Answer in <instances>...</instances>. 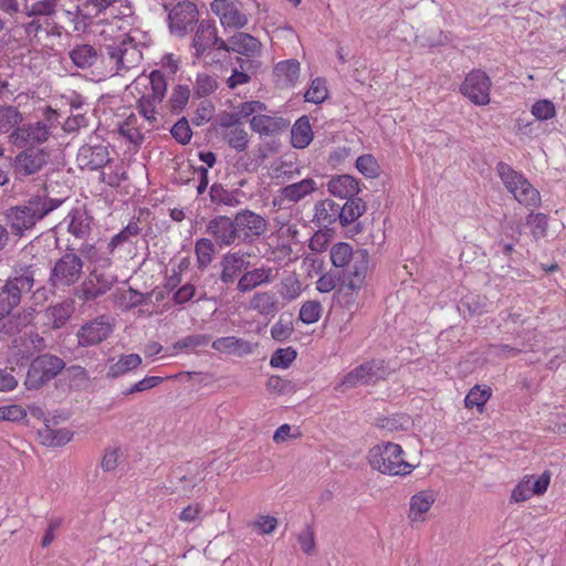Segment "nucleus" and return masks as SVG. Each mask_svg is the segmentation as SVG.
<instances>
[{
  "label": "nucleus",
  "instance_id": "f257e3e1",
  "mask_svg": "<svg viewBox=\"0 0 566 566\" xmlns=\"http://www.w3.org/2000/svg\"><path fill=\"white\" fill-rule=\"evenodd\" d=\"M363 216V206L350 201L347 207L333 199H323L315 203L314 222L326 231H334L331 226L338 222L342 228L353 224L350 237L363 232V223L358 219Z\"/></svg>",
  "mask_w": 566,
  "mask_h": 566
},
{
  "label": "nucleus",
  "instance_id": "f03ea898",
  "mask_svg": "<svg viewBox=\"0 0 566 566\" xmlns=\"http://www.w3.org/2000/svg\"><path fill=\"white\" fill-rule=\"evenodd\" d=\"M400 444L382 442L374 446L368 452V463L378 472L390 476L409 475L415 467L403 459Z\"/></svg>",
  "mask_w": 566,
  "mask_h": 566
},
{
  "label": "nucleus",
  "instance_id": "7ed1b4c3",
  "mask_svg": "<svg viewBox=\"0 0 566 566\" xmlns=\"http://www.w3.org/2000/svg\"><path fill=\"white\" fill-rule=\"evenodd\" d=\"M496 172L503 185L514 198L524 206L537 207L541 202V196L531 182L513 167L504 161L496 164Z\"/></svg>",
  "mask_w": 566,
  "mask_h": 566
},
{
  "label": "nucleus",
  "instance_id": "20e7f679",
  "mask_svg": "<svg viewBox=\"0 0 566 566\" xmlns=\"http://www.w3.org/2000/svg\"><path fill=\"white\" fill-rule=\"evenodd\" d=\"M65 367L62 358L53 354H40L29 365L24 386L28 390H39L53 380Z\"/></svg>",
  "mask_w": 566,
  "mask_h": 566
},
{
  "label": "nucleus",
  "instance_id": "39448f33",
  "mask_svg": "<svg viewBox=\"0 0 566 566\" xmlns=\"http://www.w3.org/2000/svg\"><path fill=\"white\" fill-rule=\"evenodd\" d=\"M389 375L390 368L384 359H370L347 373L340 386L355 388L358 386L375 385L377 381L386 379Z\"/></svg>",
  "mask_w": 566,
  "mask_h": 566
},
{
  "label": "nucleus",
  "instance_id": "423d86ee",
  "mask_svg": "<svg viewBox=\"0 0 566 566\" xmlns=\"http://www.w3.org/2000/svg\"><path fill=\"white\" fill-rule=\"evenodd\" d=\"M49 159L50 151L46 148L27 147L14 157L12 174L17 180L23 181L45 167Z\"/></svg>",
  "mask_w": 566,
  "mask_h": 566
},
{
  "label": "nucleus",
  "instance_id": "0eeeda50",
  "mask_svg": "<svg viewBox=\"0 0 566 566\" xmlns=\"http://www.w3.org/2000/svg\"><path fill=\"white\" fill-rule=\"evenodd\" d=\"M240 243L253 244L268 230L266 219L249 209H242L233 216Z\"/></svg>",
  "mask_w": 566,
  "mask_h": 566
},
{
  "label": "nucleus",
  "instance_id": "6e6552de",
  "mask_svg": "<svg viewBox=\"0 0 566 566\" xmlns=\"http://www.w3.org/2000/svg\"><path fill=\"white\" fill-rule=\"evenodd\" d=\"M167 20L170 33L185 36L199 22L197 4L190 0L176 3L169 10Z\"/></svg>",
  "mask_w": 566,
  "mask_h": 566
},
{
  "label": "nucleus",
  "instance_id": "1a4fd4ad",
  "mask_svg": "<svg viewBox=\"0 0 566 566\" xmlns=\"http://www.w3.org/2000/svg\"><path fill=\"white\" fill-rule=\"evenodd\" d=\"M327 190L339 200L340 205L347 207L350 201L358 202L359 206H363V214L366 212L367 205L358 197L360 192L359 180L355 177L350 175L334 176L327 182Z\"/></svg>",
  "mask_w": 566,
  "mask_h": 566
},
{
  "label": "nucleus",
  "instance_id": "9d476101",
  "mask_svg": "<svg viewBox=\"0 0 566 566\" xmlns=\"http://www.w3.org/2000/svg\"><path fill=\"white\" fill-rule=\"evenodd\" d=\"M491 80L482 70H472L460 86V92L475 105L490 103Z\"/></svg>",
  "mask_w": 566,
  "mask_h": 566
},
{
  "label": "nucleus",
  "instance_id": "9b49d317",
  "mask_svg": "<svg viewBox=\"0 0 566 566\" xmlns=\"http://www.w3.org/2000/svg\"><path fill=\"white\" fill-rule=\"evenodd\" d=\"M191 45L195 49L196 57H201L209 50L221 51V49L226 46V43L224 40L218 35L213 20H201L198 22Z\"/></svg>",
  "mask_w": 566,
  "mask_h": 566
},
{
  "label": "nucleus",
  "instance_id": "f8f14e48",
  "mask_svg": "<svg viewBox=\"0 0 566 566\" xmlns=\"http://www.w3.org/2000/svg\"><path fill=\"white\" fill-rule=\"evenodd\" d=\"M233 217L216 216L206 226V232L220 248L240 244Z\"/></svg>",
  "mask_w": 566,
  "mask_h": 566
},
{
  "label": "nucleus",
  "instance_id": "ddd939ff",
  "mask_svg": "<svg viewBox=\"0 0 566 566\" xmlns=\"http://www.w3.org/2000/svg\"><path fill=\"white\" fill-rule=\"evenodd\" d=\"M50 136L49 127L43 122L35 124H23L11 132L9 138L12 145L19 148L34 147L42 144Z\"/></svg>",
  "mask_w": 566,
  "mask_h": 566
},
{
  "label": "nucleus",
  "instance_id": "4468645a",
  "mask_svg": "<svg viewBox=\"0 0 566 566\" xmlns=\"http://www.w3.org/2000/svg\"><path fill=\"white\" fill-rule=\"evenodd\" d=\"M113 332V325L105 316H99L77 331V343L82 347L94 346L105 340Z\"/></svg>",
  "mask_w": 566,
  "mask_h": 566
},
{
  "label": "nucleus",
  "instance_id": "2eb2a0df",
  "mask_svg": "<svg viewBox=\"0 0 566 566\" xmlns=\"http://www.w3.org/2000/svg\"><path fill=\"white\" fill-rule=\"evenodd\" d=\"M82 259L75 253H65L59 259L51 269L50 282L64 281L65 283H75L82 273Z\"/></svg>",
  "mask_w": 566,
  "mask_h": 566
},
{
  "label": "nucleus",
  "instance_id": "dca6fc26",
  "mask_svg": "<svg viewBox=\"0 0 566 566\" xmlns=\"http://www.w3.org/2000/svg\"><path fill=\"white\" fill-rule=\"evenodd\" d=\"M226 46L221 49L227 53L235 52L243 56L261 55L262 43L260 40L247 32H235L224 40Z\"/></svg>",
  "mask_w": 566,
  "mask_h": 566
},
{
  "label": "nucleus",
  "instance_id": "f3484780",
  "mask_svg": "<svg viewBox=\"0 0 566 566\" xmlns=\"http://www.w3.org/2000/svg\"><path fill=\"white\" fill-rule=\"evenodd\" d=\"M76 160L81 168L97 170L109 163L108 148L104 145H83L80 147Z\"/></svg>",
  "mask_w": 566,
  "mask_h": 566
},
{
  "label": "nucleus",
  "instance_id": "a211bd4d",
  "mask_svg": "<svg viewBox=\"0 0 566 566\" xmlns=\"http://www.w3.org/2000/svg\"><path fill=\"white\" fill-rule=\"evenodd\" d=\"M221 273L220 279L223 283H233L242 276V274L251 268L249 261L245 260L244 254L240 252L226 253L220 262Z\"/></svg>",
  "mask_w": 566,
  "mask_h": 566
},
{
  "label": "nucleus",
  "instance_id": "6ab92c4d",
  "mask_svg": "<svg viewBox=\"0 0 566 566\" xmlns=\"http://www.w3.org/2000/svg\"><path fill=\"white\" fill-rule=\"evenodd\" d=\"M105 241L98 240L94 244L84 243L82 244L80 252L91 263L95 264V268L92 270V275L96 277V283H109L103 274H97L96 265L101 268L108 266L111 264V254H107V250Z\"/></svg>",
  "mask_w": 566,
  "mask_h": 566
},
{
  "label": "nucleus",
  "instance_id": "aec40b11",
  "mask_svg": "<svg viewBox=\"0 0 566 566\" xmlns=\"http://www.w3.org/2000/svg\"><path fill=\"white\" fill-rule=\"evenodd\" d=\"M290 126V122L283 117L258 114L250 119V127L261 136H273L283 133Z\"/></svg>",
  "mask_w": 566,
  "mask_h": 566
},
{
  "label": "nucleus",
  "instance_id": "412c9836",
  "mask_svg": "<svg viewBox=\"0 0 566 566\" xmlns=\"http://www.w3.org/2000/svg\"><path fill=\"white\" fill-rule=\"evenodd\" d=\"M69 55L74 65L80 69H88L98 62H104V51H98L91 44L75 45Z\"/></svg>",
  "mask_w": 566,
  "mask_h": 566
},
{
  "label": "nucleus",
  "instance_id": "4be33fe9",
  "mask_svg": "<svg viewBox=\"0 0 566 566\" xmlns=\"http://www.w3.org/2000/svg\"><path fill=\"white\" fill-rule=\"evenodd\" d=\"M7 218L10 220L11 228L15 234L22 235L25 230L32 229L39 219V214L30 209H24L22 206L11 207L7 211Z\"/></svg>",
  "mask_w": 566,
  "mask_h": 566
},
{
  "label": "nucleus",
  "instance_id": "5701e85b",
  "mask_svg": "<svg viewBox=\"0 0 566 566\" xmlns=\"http://www.w3.org/2000/svg\"><path fill=\"white\" fill-rule=\"evenodd\" d=\"M69 219L67 231L77 239H85L91 233L93 217L84 208L72 209Z\"/></svg>",
  "mask_w": 566,
  "mask_h": 566
},
{
  "label": "nucleus",
  "instance_id": "b1692460",
  "mask_svg": "<svg viewBox=\"0 0 566 566\" xmlns=\"http://www.w3.org/2000/svg\"><path fill=\"white\" fill-rule=\"evenodd\" d=\"M300 70V62L295 59L279 62L273 69L277 85L282 87L294 86L298 80Z\"/></svg>",
  "mask_w": 566,
  "mask_h": 566
},
{
  "label": "nucleus",
  "instance_id": "393cba45",
  "mask_svg": "<svg viewBox=\"0 0 566 566\" xmlns=\"http://www.w3.org/2000/svg\"><path fill=\"white\" fill-rule=\"evenodd\" d=\"M434 502L436 495L431 490H424L413 494L409 503L408 517L411 521H422L423 514L431 509Z\"/></svg>",
  "mask_w": 566,
  "mask_h": 566
},
{
  "label": "nucleus",
  "instance_id": "a878e982",
  "mask_svg": "<svg viewBox=\"0 0 566 566\" xmlns=\"http://www.w3.org/2000/svg\"><path fill=\"white\" fill-rule=\"evenodd\" d=\"M40 442L46 447H62L71 441L73 432L66 428L53 429L49 424L38 431Z\"/></svg>",
  "mask_w": 566,
  "mask_h": 566
},
{
  "label": "nucleus",
  "instance_id": "bb28decb",
  "mask_svg": "<svg viewBox=\"0 0 566 566\" xmlns=\"http://www.w3.org/2000/svg\"><path fill=\"white\" fill-rule=\"evenodd\" d=\"M369 270V253L366 249L355 250L352 261L348 263L345 274L350 279L364 281Z\"/></svg>",
  "mask_w": 566,
  "mask_h": 566
},
{
  "label": "nucleus",
  "instance_id": "cd10ccee",
  "mask_svg": "<svg viewBox=\"0 0 566 566\" xmlns=\"http://www.w3.org/2000/svg\"><path fill=\"white\" fill-rule=\"evenodd\" d=\"M63 200L49 198L46 195H33L31 196L25 205H22L24 209H30V212L34 211L39 214V219L42 220L50 212L61 206Z\"/></svg>",
  "mask_w": 566,
  "mask_h": 566
},
{
  "label": "nucleus",
  "instance_id": "c85d7f7f",
  "mask_svg": "<svg viewBox=\"0 0 566 566\" xmlns=\"http://www.w3.org/2000/svg\"><path fill=\"white\" fill-rule=\"evenodd\" d=\"M241 193L240 189L228 190L218 182H214L209 190L210 201L216 206L238 207L241 203L239 199Z\"/></svg>",
  "mask_w": 566,
  "mask_h": 566
},
{
  "label": "nucleus",
  "instance_id": "c756f323",
  "mask_svg": "<svg viewBox=\"0 0 566 566\" xmlns=\"http://www.w3.org/2000/svg\"><path fill=\"white\" fill-rule=\"evenodd\" d=\"M313 140V130L307 116L300 117L291 129V142L293 147L303 149Z\"/></svg>",
  "mask_w": 566,
  "mask_h": 566
},
{
  "label": "nucleus",
  "instance_id": "7c9ffc66",
  "mask_svg": "<svg viewBox=\"0 0 566 566\" xmlns=\"http://www.w3.org/2000/svg\"><path fill=\"white\" fill-rule=\"evenodd\" d=\"M74 310L73 300H65L56 305L50 306L45 311V316L51 322L53 328H61L70 319Z\"/></svg>",
  "mask_w": 566,
  "mask_h": 566
},
{
  "label": "nucleus",
  "instance_id": "2f4dec72",
  "mask_svg": "<svg viewBox=\"0 0 566 566\" xmlns=\"http://www.w3.org/2000/svg\"><path fill=\"white\" fill-rule=\"evenodd\" d=\"M45 274V269L38 264H23L18 263L13 268V276H9L4 283H34L35 280H40L41 275Z\"/></svg>",
  "mask_w": 566,
  "mask_h": 566
},
{
  "label": "nucleus",
  "instance_id": "473e14b6",
  "mask_svg": "<svg viewBox=\"0 0 566 566\" xmlns=\"http://www.w3.org/2000/svg\"><path fill=\"white\" fill-rule=\"evenodd\" d=\"M316 189V184L312 178H305L298 182L287 185L281 189L284 199L291 202H297Z\"/></svg>",
  "mask_w": 566,
  "mask_h": 566
},
{
  "label": "nucleus",
  "instance_id": "72a5a7b5",
  "mask_svg": "<svg viewBox=\"0 0 566 566\" xmlns=\"http://www.w3.org/2000/svg\"><path fill=\"white\" fill-rule=\"evenodd\" d=\"M142 361V357L138 354L122 355L115 364L109 366L106 376L111 379L119 378L138 368Z\"/></svg>",
  "mask_w": 566,
  "mask_h": 566
},
{
  "label": "nucleus",
  "instance_id": "f704fd0d",
  "mask_svg": "<svg viewBox=\"0 0 566 566\" xmlns=\"http://www.w3.org/2000/svg\"><path fill=\"white\" fill-rule=\"evenodd\" d=\"M22 290L19 285H2L0 287V319L11 313L20 303Z\"/></svg>",
  "mask_w": 566,
  "mask_h": 566
},
{
  "label": "nucleus",
  "instance_id": "c9c22d12",
  "mask_svg": "<svg viewBox=\"0 0 566 566\" xmlns=\"http://www.w3.org/2000/svg\"><path fill=\"white\" fill-rule=\"evenodd\" d=\"M142 229L137 221L132 220L123 230L115 234L109 242L106 243L105 249L107 254H113L117 247H120L127 242L132 243L133 239L140 234Z\"/></svg>",
  "mask_w": 566,
  "mask_h": 566
},
{
  "label": "nucleus",
  "instance_id": "e433bc0d",
  "mask_svg": "<svg viewBox=\"0 0 566 566\" xmlns=\"http://www.w3.org/2000/svg\"><path fill=\"white\" fill-rule=\"evenodd\" d=\"M133 39L126 35L122 41L114 42L112 44L104 45L98 51H104V59L107 56L111 62L115 63L116 70H120L124 66V55L127 53L126 45L133 43Z\"/></svg>",
  "mask_w": 566,
  "mask_h": 566
},
{
  "label": "nucleus",
  "instance_id": "4c0bfd02",
  "mask_svg": "<svg viewBox=\"0 0 566 566\" xmlns=\"http://www.w3.org/2000/svg\"><path fill=\"white\" fill-rule=\"evenodd\" d=\"M492 390L488 386H473L464 398V406L468 409L476 408L482 411L488 400L491 398Z\"/></svg>",
  "mask_w": 566,
  "mask_h": 566
},
{
  "label": "nucleus",
  "instance_id": "58836bf2",
  "mask_svg": "<svg viewBox=\"0 0 566 566\" xmlns=\"http://www.w3.org/2000/svg\"><path fill=\"white\" fill-rule=\"evenodd\" d=\"M23 119L22 114L15 106H1L0 107V133L7 134L13 132L20 126Z\"/></svg>",
  "mask_w": 566,
  "mask_h": 566
},
{
  "label": "nucleus",
  "instance_id": "ea45409f",
  "mask_svg": "<svg viewBox=\"0 0 566 566\" xmlns=\"http://www.w3.org/2000/svg\"><path fill=\"white\" fill-rule=\"evenodd\" d=\"M216 243L208 238H200L196 241L195 252L199 269H206L212 261L216 253Z\"/></svg>",
  "mask_w": 566,
  "mask_h": 566
},
{
  "label": "nucleus",
  "instance_id": "a19ab883",
  "mask_svg": "<svg viewBox=\"0 0 566 566\" xmlns=\"http://www.w3.org/2000/svg\"><path fill=\"white\" fill-rule=\"evenodd\" d=\"M277 300L274 294L256 293L251 300V307L265 316H273L277 310Z\"/></svg>",
  "mask_w": 566,
  "mask_h": 566
},
{
  "label": "nucleus",
  "instance_id": "79ce46f5",
  "mask_svg": "<svg viewBox=\"0 0 566 566\" xmlns=\"http://www.w3.org/2000/svg\"><path fill=\"white\" fill-rule=\"evenodd\" d=\"M211 340V337L207 334H193L188 335L177 342H175L171 346V349L174 350V354L188 352L190 349H195L197 347H203L209 344Z\"/></svg>",
  "mask_w": 566,
  "mask_h": 566
},
{
  "label": "nucleus",
  "instance_id": "37998d69",
  "mask_svg": "<svg viewBox=\"0 0 566 566\" xmlns=\"http://www.w3.org/2000/svg\"><path fill=\"white\" fill-rule=\"evenodd\" d=\"M148 80L151 93L145 95L151 98L153 101L161 103L167 93V80L164 73L160 70H154L150 72Z\"/></svg>",
  "mask_w": 566,
  "mask_h": 566
},
{
  "label": "nucleus",
  "instance_id": "c03bdc74",
  "mask_svg": "<svg viewBox=\"0 0 566 566\" xmlns=\"http://www.w3.org/2000/svg\"><path fill=\"white\" fill-rule=\"evenodd\" d=\"M354 254L355 251L347 242H338L329 251L331 261L336 268H347Z\"/></svg>",
  "mask_w": 566,
  "mask_h": 566
},
{
  "label": "nucleus",
  "instance_id": "a18cd8bd",
  "mask_svg": "<svg viewBox=\"0 0 566 566\" xmlns=\"http://www.w3.org/2000/svg\"><path fill=\"white\" fill-rule=\"evenodd\" d=\"M190 97V90L188 85H181L178 84L174 87L172 93L168 99V106L172 114L178 115L180 114Z\"/></svg>",
  "mask_w": 566,
  "mask_h": 566
},
{
  "label": "nucleus",
  "instance_id": "49530a36",
  "mask_svg": "<svg viewBox=\"0 0 566 566\" xmlns=\"http://www.w3.org/2000/svg\"><path fill=\"white\" fill-rule=\"evenodd\" d=\"M224 14L226 15L222 17L221 20V24L224 29L240 30L243 29L249 22L247 14L242 13L234 2Z\"/></svg>",
  "mask_w": 566,
  "mask_h": 566
},
{
  "label": "nucleus",
  "instance_id": "de8ad7c7",
  "mask_svg": "<svg viewBox=\"0 0 566 566\" xmlns=\"http://www.w3.org/2000/svg\"><path fill=\"white\" fill-rule=\"evenodd\" d=\"M144 300L145 294L134 290L132 285H127V289L116 296V303L123 310H130L142 304Z\"/></svg>",
  "mask_w": 566,
  "mask_h": 566
},
{
  "label": "nucleus",
  "instance_id": "09e8293b",
  "mask_svg": "<svg viewBox=\"0 0 566 566\" xmlns=\"http://www.w3.org/2000/svg\"><path fill=\"white\" fill-rule=\"evenodd\" d=\"M328 97L326 82L322 77L312 81L310 88L306 91L304 98L306 102L321 104Z\"/></svg>",
  "mask_w": 566,
  "mask_h": 566
},
{
  "label": "nucleus",
  "instance_id": "8fccbe9b",
  "mask_svg": "<svg viewBox=\"0 0 566 566\" xmlns=\"http://www.w3.org/2000/svg\"><path fill=\"white\" fill-rule=\"evenodd\" d=\"M297 356V352L289 346L285 348H279L276 349L271 358H270V366L273 368H287L295 360Z\"/></svg>",
  "mask_w": 566,
  "mask_h": 566
},
{
  "label": "nucleus",
  "instance_id": "3c124183",
  "mask_svg": "<svg viewBox=\"0 0 566 566\" xmlns=\"http://www.w3.org/2000/svg\"><path fill=\"white\" fill-rule=\"evenodd\" d=\"M224 138L228 143V145L235 149L237 151H244L248 148L249 144V134L248 132L238 126L233 129H231L229 133L224 135Z\"/></svg>",
  "mask_w": 566,
  "mask_h": 566
},
{
  "label": "nucleus",
  "instance_id": "603ef678",
  "mask_svg": "<svg viewBox=\"0 0 566 566\" xmlns=\"http://www.w3.org/2000/svg\"><path fill=\"white\" fill-rule=\"evenodd\" d=\"M111 285H80L74 290V295L83 303H91L98 296L104 295Z\"/></svg>",
  "mask_w": 566,
  "mask_h": 566
},
{
  "label": "nucleus",
  "instance_id": "864d4df0",
  "mask_svg": "<svg viewBox=\"0 0 566 566\" xmlns=\"http://www.w3.org/2000/svg\"><path fill=\"white\" fill-rule=\"evenodd\" d=\"M322 315V306L318 301H307L305 302L298 313L300 319L304 324H314L319 321Z\"/></svg>",
  "mask_w": 566,
  "mask_h": 566
},
{
  "label": "nucleus",
  "instance_id": "5fc2aeb1",
  "mask_svg": "<svg viewBox=\"0 0 566 566\" xmlns=\"http://www.w3.org/2000/svg\"><path fill=\"white\" fill-rule=\"evenodd\" d=\"M410 423V418L405 413H395L378 420V426L388 431L406 430Z\"/></svg>",
  "mask_w": 566,
  "mask_h": 566
},
{
  "label": "nucleus",
  "instance_id": "6e6d98bb",
  "mask_svg": "<svg viewBox=\"0 0 566 566\" xmlns=\"http://www.w3.org/2000/svg\"><path fill=\"white\" fill-rule=\"evenodd\" d=\"M356 168L367 178H375L379 175V165L370 154H364L356 159Z\"/></svg>",
  "mask_w": 566,
  "mask_h": 566
},
{
  "label": "nucleus",
  "instance_id": "4d7b16f0",
  "mask_svg": "<svg viewBox=\"0 0 566 566\" xmlns=\"http://www.w3.org/2000/svg\"><path fill=\"white\" fill-rule=\"evenodd\" d=\"M534 475L525 476L518 482L512 491L511 502L520 503L530 500L534 494L532 490V480Z\"/></svg>",
  "mask_w": 566,
  "mask_h": 566
},
{
  "label": "nucleus",
  "instance_id": "13d9d810",
  "mask_svg": "<svg viewBox=\"0 0 566 566\" xmlns=\"http://www.w3.org/2000/svg\"><path fill=\"white\" fill-rule=\"evenodd\" d=\"M531 113L538 120H547L556 116V108L551 99H538L532 105Z\"/></svg>",
  "mask_w": 566,
  "mask_h": 566
},
{
  "label": "nucleus",
  "instance_id": "bf43d9fd",
  "mask_svg": "<svg viewBox=\"0 0 566 566\" xmlns=\"http://www.w3.org/2000/svg\"><path fill=\"white\" fill-rule=\"evenodd\" d=\"M174 139L180 145H187L192 137V130L186 117L179 118L170 129Z\"/></svg>",
  "mask_w": 566,
  "mask_h": 566
},
{
  "label": "nucleus",
  "instance_id": "052dcab7",
  "mask_svg": "<svg viewBox=\"0 0 566 566\" xmlns=\"http://www.w3.org/2000/svg\"><path fill=\"white\" fill-rule=\"evenodd\" d=\"M361 285H338L334 297L340 306L349 307L356 301Z\"/></svg>",
  "mask_w": 566,
  "mask_h": 566
},
{
  "label": "nucleus",
  "instance_id": "680f3d73",
  "mask_svg": "<svg viewBox=\"0 0 566 566\" xmlns=\"http://www.w3.org/2000/svg\"><path fill=\"white\" fill-rule=\"evenodd\" d=\"M218 88L216 78L207 74H199L196 80L195 93L197 97L209 96Z\"/></svg>",
  "mask_w": 566,
  "mask_h": 566
},
{
  "label": "nucleus",
  "instance_id": "e2e57ef3",
  "mask_svg": "<svg viewBox=\"0 0 566 566\" xmlns=\"http://www.w3.org/2000/svg\"><path fill=\"white\" fill-rule=\"evenodd\" d=\"M527 226L532 229V234L535 239H539L546 234L547 231V216L544 213L531 212L526 219Z\"/></svg>",
  "mask_w": 566,
  "mask_h": 566
},
{
  "label": "nucleus",
  "instance_id": "0e129e2a",
  "mask_svg": "<svg viewBox=\"0 0 566 566\" xmlns=\"http://www.w3.org/2000/svg\"><path fill=\"white\" fill-rule=\"evenodd\" d=\"M161 382H163V377H159V376H146L142 380L133 384L130 387H128L127 389L123 390L122 394L124 396H130V395H134V394H137V392H143V391H146V390L155 388L156 386H158Z\"/></svg>",
  "mask_w": 566,
  "mask_h": 566
},
{
  "label": "nucleus",
  "instance_id": "69168bd1",
  "mask_svg": "<svg viewBox=\"0 0 566 566\" xmlns=\"http://www.w3.org/2000/svg\"><path fill=\"white\" fill-rule=\"evenodd\" d=\"M294 331L293 323L290 318L284 319L282 316L272 326L271 336L277 342H285L289 339Z\"/></svg>",
  "mask_w": 566,
  "mask_h": 566
},
{
  "label": "nucleus",
  "instance_id": "338daca9",
  "mask_svg": "<svg viewBox=\"0 0 566 566\" xmlns=\"http://www.w3.org/2000/svg\"><path fill=\"white\" fill-rule=\"evenodd\" d=\"M122 457V450L118 446H112L105 449L104 455L101 461V468L105 472L113 471L117 468L118 461Z\"/></svg>",
  "mask_w": 566,
  "mask_h": 566
},
{
  "label": "nucleus",
  "instance_id": "774afa93",
  "mask_svg": "<svg viewBox=\"0 0 566 566\" xmlns=\"http://www.w3.org/2000/svg\"><path fill=\"white\" fill-rule=\"evenodd\" d=\"M297 542L306 555H313L315 551V533L312 525L307 524L303 532L297 535Z\"/></svg>",
  "mask_w": 566,
  "mask_h": 566
}]
</instances>
